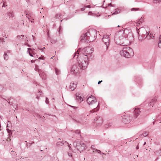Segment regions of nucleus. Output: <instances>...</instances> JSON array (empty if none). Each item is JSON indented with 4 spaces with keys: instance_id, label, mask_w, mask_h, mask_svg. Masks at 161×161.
<instances>
[{
    "instance_id": "f257e3e1",
    "label": "nucleus",
    "mask_w": 161,
    "mask_h": 161,
    "mask_svg": "<svg viewBox=\"0 0 161 161\" xmlns=\"http://www.w3.org/2000/svg\"><path fill=\"white\" fill-rule=\"evenodd\" d=\"M133 40V36L130 30L126 28L117 32L114 37L115 43L122 46H127Z\"/></svg>"
},
{
    "instance_id": "f03ea898",
    "label": "nucleus",
    "mask_w": 161,
    "mask_h": 161,
    "mask_svg": "<svg viewBox=\"0 0 161 161\" xmlns=\"http://www.w3.org/2000/svg\"><path fill=\"white\" fill-rule=\"evenodd\" d=\"M97 35V31L95 30H89L85 34L82 35L80 37V41L81 43L91 42L94 40Z\"/></svg>"
},
{
    "instance_id": "7ed1b4c3",
    "label": "nucleus",
    "mask_w": 161,
    "mask_h": 161,
    "mask_svg": "<svg viewBox=\"0 0 161 161\" xmlns=\"http://www.w3.org/2000/svg\"><path fill=\"white\" fill-rule=\"evenodd\" d=\"M88 65L86 60H79L78 63L74 65L71 69V72L73 74L78 73L82 69H85Z\"/></svg>"
},
{
    "instance_id": "20e7f679",
    "label": "nucleus",
    "mask_w": 161,
    "mask_h": 161,
    "mask_svg": "<svg viewBox=\"0 0 161 161\" xmlns=\"http://www.w3.org/2000/svg\"><path fill=\"white\" fill-rule=\"evenodd\" d=\"M120 53L121 55L127 58H130L134 55V52L132 49L127 46L124 47L122 50L120 51Z\"/></svg>"
},
{
    "instance_id": "39448f33",
    "label": "nucleus",
    "mask_w": 161,
    "mask_h": 161,
    "mask_svg": "<svg viewBox=\"0 0 161 161\" xmlns=\"http://www.w3.org/2000/svg\"><path fill=\"white\" fill-rule=\"evenodd\" d=\"M74 146L80 152L86 148L85 144L81 141H76L74 143Z\"/></svg>"
},
{
    "instance_id": "423d86ee",
    "label": "nucleus",
    "mask_w": 161,
    "mask_h": 161,
    "mask_svg": "<svg viewBox=\"0 0 161 161\" xmlns=\"http://www.w3.org/2000/svg\"><path fill=\"white\" fill-rule=\"evenodd\" d=\"M138 39L139 40L142 41L143 40L146 38L147 32L144 28H141L138 31Z\"/></svg>"
},
{
    "instance_id": "0eeeda50",
    "label": "nucleus",
    "mask_w": 161,
    "mask_h": 161,
    "mask_svg": "<svg viewBox=\"0 0 161 161\" xmlns=\"http://www.w3.org/2000/svg\"><path fill=\"white\" fill-rule=\"evenodd\" d=\"M102 40L103 42L105 44L107 49L109 44V38L108 36L107 35H104Z\"/></svg>"
},
{
    "instance_id": "6e6552de",
    "label": "nucleus",
    "mask_w": 161,
    "mask_h": 161,
    "mask_svg": "<svg viewBox=\"0 0 161 161\" xmlns=\"http://www.w3.org/2000/svg\"><path fill=\"white\" fill-rule=\"evenodd\" d=\"M91 54L92 53H90V52H88L83 55V57L85 59L84 60H86V63H88V61L90 60L92 58V56Z\"/></svg>"
},
{
    "instance_id": "1a4fd4ad",
    "label": "nucleus",
    "mask_w": 161,
    "mask_h": 161,
    "mask_svg": "<svg viewBox=\"0 0 161 161\" xmlns=\"http://www.w3.org/2000/svg\"><path fill=\"white\" fill-rule=\"evenodd\" d=\"M95 123L98 126L101 125L103 123L102 118L100 117H97L94 119Z\"/></svg>"
},
{
    "instance_id": "9d476101",
    "label": "nucleus",
    "mask_w": 161,
    "mask_h": 161,
    "mask_svg": "<svg viewBox=\"0 0 161 161\" xmlns=\"http://www.w3.org/2000/svg\"><path fill=\"white\" fill-rule=\"evenodd\" d=\"M132 117L129 116H124L123 118L122 121L125 124H128L131 121Z\"/></svg>"
},
{
    "instance_id": "9b49d317",
    "label": "nucleus",
    "mask_w": 161,
    "mask_h": 161,
    "mask_svg": "<svg viewBox=\"0 0 161 161\" xmlns=\"http://www.w3.org/2000/svg\"><path fill=\"white\" fill-rule=\"evenodd\" d=\"M38 73L40 77L42 78V80L46 79V74L41 69H38Z\"/></svg>"
},
{
    "instance_id": "f8f14e48",
    "label": "nucleus",
    "mask_w": 161,
    "mask_h": 161,
    "mask_svg": "<svg viewBox=\"0 0 161 161\" xmlns=\"http://www.w3.org/2000/svg\"><path fill=\"white\" fill-rule=\"evenodd\" d=\"M140 109V108H136L135 110H134V115L135 118H136L138 115H139L140 113L141 112Z\"/></svg>"
},
{
    "instance_id": "ddd939ff",
    "label": "nucleus",
    "mask_w": 161,
    "mask_h": 161,
    "mask_svg": "<svg viewBox=\"0 0 161 161\" xmlns=\"http://www.w3.org/2000/svg\"><path fill=\"white\" fill-rule=\"evenodd\" d=\"M99 103V102L97 105L96 104L95 106H94V107H95V108H93L92 110H91L90 112L91 113H93L98 111L100 108Z\"/></svg>"
},
{
    "instance_id": "4468645a",
    "label": "nucleus",
    "mask_w": 161,
    "mask_h": 161,
    "mask_svg": "<svg viewBox=\"0 0 161 161\" xmlns=\"http://www.w3.org/2000/svg\"><path fill=\"white\" fill-rule=\"evenodd\" d=\"M93 100L90 101L89 103H87L90 106L94 105L97 104V101L95 97H93Z\"/></svg>"
},
{
    "instance_id": "2eb2a0df",
    "label": "nucleus",
    "mask_w": 161,
    "mask_h": 161,
    "mask_svg": "<svg viewBox=\"0 0 161 161\" xmlns=\"http://www.w3.org/2000/svg\"><path fill=\"white\" fill-rule=\"evenodd\" d=\"M64 143H66V144H68V146L69 148H70L71 147L69 144L66 141L64 142V141H63L62 142H58L57 143L56 145L57 146H62L64 144Z\"/></svg>"
},
{
    "instance_id": "dca6fc26",
    "label": "nucleus",
    "mask_w": 161,
    "mask_h": 161,
    "mask_svg": "<svg viewBox=\"0 0 161 161\" xmlns=\"http://www.w3.org/2000/svg\"><path fill=\"white\" fill-rule=\"evenodd\" d=\"M156 101L157 99L155 98L152 99L151 100L150 102L148 104V105L150 107H153V105L156 102Z\"/></svg>"
},
{
    "instance_id": "f3484780",
    "label": "nucleus",
    "mask_w": 161,
    "mask_h": 161,
    "mask_svg": "<svg viewBox=\"0 0 161 161\" xmlns=\"http://www.w3.org/2000/svg\"><path fill=\"white\" fill-rule=\"evenodd\" d=\"M76 87V84L74 83V82L71 83L70 86V89L71 91H73Z\"/></svg>"
},
{
    "instance_id": "a211bd4d",
    "label": "nucleus",
    "mask_w": 161,
    "mask_h": 161,
    "mask_svg": "<svg viewBox=\"0 0 161 161\" xmlns=\"http://www.w3.org/2000/svg\"><path fill=\"white\" fill-rule=\"evenodd\" d=\"M77 94H76V99L78 101H80V102L82 101L83 100V98L82 97H81L80 96V94H78V95H77Z\"/></svg>"
},
{
    "instance_id": "6ab92c4d",
    "label": "nucleus",
    "mask_w": 161,
    "mask_h": 161,
    "mask_svg": "<svg viewBox=\"0 0 161 161\" xmlns=\"http://www.w3.org/2000/svg\"><path fill=\"white\" fill-rule=\"evenodd\" d=\"M90 50V51L89 52H90V53H92L94 51V49L93 48L90 49L89 47H86V48H85L84 49H83V51H86V52H88V50Z\"/></svg>"
},
{
    "instance_id": "aec40b11",
    "label": "nucleus",
    "mask_w": 161,
    "mask_h": 161,
    "mask_svg": "<svg viewBox=\"0 0 161 161\" xmlns=\"http://www.w3.org/2000/svg\"><path fill=\"white\" fill-rule=\"evenodd\" d=\"M93 97H95L94 96H93L92 95H91V96H89L87 98L86 101L87 103H89L90 101L91 100H93Z\"/></svg>"
},
{
    "instance_id": "412c9836",
    "label": "nucleus",
    "mask_w": 161,
    "mask_h": 161,
    "mask_svg": "<svg viewBox=\"0 0 161 161\" xmlns=\"http://www.w3.org/2000/svg\"><path fill=\"white\" fill-rule=\"evenodd\" d=\"M5 15L7 16H8L9 17V18H10L11 17L13 16V13L11 12H8L7 14H5Z\"/></svg>"
},
{
    "instance_id": "4be33fe9",
    "label": "nucleus",
    "mask_w": 161,
    "mask_h": 161,
    "mask_svg": "<svg viewBox=\"0 0 161 161\" xmlns=\"http://www.w3.org/2000/svg\"><path fill=\"white\" fill-rule=\"evenodd\" d=\"M143 21V19L142 18H141L140 19H139V20L137 22V26H138L139 25H140V23H141L142 21Z\"/></svg>"
},
{
    "instance_id": "5701e85b",
    "label": "nucleus",
    "mask_w": 161,
    "mask_h": 161,
    "mask_svg": "<svg viewBox=\"0 0 161 161\" xmlns=\"http://www.w3.org/2000/svg\"><path fill=\"white\" fill-rule=\"evenodd\" d=\"M7 130L8 133V135L9 137L11 136L12 134V131L11 130H9L8 129H7Z\"/></svg>"
},
{
    "instance_id": "b1692460",
    "label": "nucleus",
    "mask_w": 161,
    "mask_h": 161,
    "mask_svg": "<svg viewBox=\"0 0 161 161\" xmlns=\"http://www.w3.org/2000/svg\"><path fill=\"white\" fill-rule=\"evenodd\" d=\"M55 71L57 75H58L60 74V71L57 68H55Z\"/></svg>"
},
{
    "instance_id": "393cba45",
    "label": "nucleus",
    "mask_w": 161,
    "mask_h": 161,
    "mask_svg": "<svg viewBox=\"0 0 161 161\" xmlns=\"http://www.w3.org/2000/svg\"><path fill=\"white\" fill-rule=\"evenodd\" d=\"M161 2V0H153V3H159Z\"/></svg>"
},
{
    "instance_id": "a878e982",
    "label": "nucleus",
    "mask_w": 161,
    "mask_h": 161,
    "mask_svg": "<svg viewBox=\"0 0 161 161\" xmlns=\"http://www.w3.org/2000/svg\"><path fill=\"white\" fill-rule=\"evenodd\" d=\"M90 7H91L90 5L85 6L84 7L81 8V11H83L85 10L86 8H90Z\"/></svg>"
},
{
    "instance_id": "bb28decb",
    "label": "nucleus",
    "mask_w": 161,
    "mask_h": 161,
    "mask_svg": "<svg viewBox=\"0 0 161 161\" xmlns=\"http://www.w3.org/2000/svg\"><path fill=\"white\" fill-rule=\"evenodd\" d=\"M120 12V9H118L117 11H115L113 14L112 15L116 14H119Z\"/></svg>"
},
{
    "instance_id": "cd10ccee",
    "label": "nucleus",
    "mask_w": 161,
    "mask_h": 161,
    "mask_svg": "<svg viewBox=\"0 0 161 161\" xmlns=\"http://www.w3.org/2000/svg\"><path fill=\"white\" fill-rule=\"evenodd\" d=\"M147 35V37L146 38H147V39L149 40L151 38V37H152V34H150V35H149V33H147V34L146 35Z\"/></svg>"
},
{
    "instance_id": "c85d7f7f",
    "label": "nucleus",
    "mask_w": 161,
    "mask_h": 161,
    "mask_svg": "<svg viewBox=\"0 0 161 161\" xmlns=\"http://www.w3.org/2000/svg\"><path fill=\"white\" fill-rule=\"evenodd\" d=\"M4 59L5 60H7L8 59V55L7 54V53H4Z\"/></svg>"
},
{
    "instance_id": "c756f323",
    "label": "nucleus",
    "mask_w": 161,
    "mask_h": 161,
    "mask_svg": "<svg viewBox=\"0 0 161 161\" xmlns=\"http://www.w3.org/2000/svg\"><path fill=\"white\" fill-rule=\"evenodd\" d=\"M2 35L3 36V37H4L5 38L7 37V36H8V34H7V33H5V32L4 31L3 32L2 34Z\"/></svg>"
},
{
    "instance_id": "7c9ffc66",
    "label": "nucleus",
    "mask_w": 161,
    "mask_h": 161,
    "mask_svg": "<svg viewBox=\"0 0 161 161\" xmlns=\"http://www.w3.org/2000/svg\"><path fill=\"white\" fill-rule=\"evenodd\" d=\"M31 50V49L29 48H28V51H29V55L31 56H33V55L32 54L31 52H30V50Z\"/></svg>"
},
{
    "instance_id": "2f4dec72",
    "label": "nucleus",
    "mask_w": 161,
    "mask_h": 161,
    "mask_svg": "<svg viewBox=\"0 0 161 161\" xmlns=\"http://www.w3.org/2000/svg\"><path fill=\"white\" fill-rule=\"evenodd\" d=\"M3 87L2 86L0 85V92H3Z\"/></svg>"
},
{
    "instance_id": "473e14b6",
    "label": "nucleus",
    "mask_w": 161,
    "mask_h": 161,
    "mask_svg": "<svg viewBox=\"0 0 161 161\" xmlns=\"http://www.w3.org/2000/svg\"><path fill=\"white\" fill-rule=\"evenodd\" d=\"M112 123H109L108 125H105V128H108V127H110L111 126Z\"/></svg>"
},
{
    "instance_id": "72a5a7b5",
    "label": "nucleus",
    "mask_w": 161,
    "mask_h": 161,
    "mask_svg": "<svg viewBox=\"0 0 161 161\" xmlns=\"http://www.w3.org/2000/svg\"><path fill=\"white\" fill-rule=\"evenodd\" d=\"M60 15L59 14H56L55 16V17L56 18L60 19Z\"/></svg>"
},
{
    "instance_id": "f704fd0d",
    "label": "nucleus",
    "mask_w": 161,
    "mask_h": 161,
    "mask_svg": "<svg viewBox=\"0 0 161 161\" xmlns=\"http://www.w3.org/2000/svg\"><path fill=\"white\" fill-rule=\"evenodd\" d=\"M95 151H96L98 153H100L101 154H104L103 153H102L101 152L100 150H97V149H96L95 150Z\"/></svg>"
},
{
    "instance_id": "c9c22d12",
    "label": "nucleus",
    "mask_w": 161,
    "mask_h": 161,
    "mask_svg": "<svg viewBox=\"0 0 161 161\" xmlns=\"http://www.w3.org/2000/svg\"><path fill=\"white\" fill-rule=\"evenodd\" d=\"M139 9V8H132L131 9V10L132 11H136V10H138Z\"/></svg>"
},
{
    "instance_id": "e433bc0d",
    "label": "nucleus",
    "mask_w": 161,
    "mask_h": 161,
    "mask_svg": "<svg viewBox=\"0 0 161 161\" xmlns=\"http://www.w3.org/2000/svg\"><path fill=\"white\" fill-rule=\"evenodd\" d=\"M142 135L144 137H145L148 135V134L146 132H144L143 133Z\"/></svg>"
},
{
    "instance_id": "4c0bfd02",
    "label": "nucleus",
    "mask_w": 161,
    "mask_h": 161,
    "mask_svg": "<svg viewBox=\"0 0 161 161\" xmlns=\"http://www.w3.org/2000/svg\"><path fill=\"white\" fill-rule=\"evenodd\" d=\"M46 103L47 104H48L49 103L48 99L47 97L46 98Z\"/></svg>"
},
{
    "instance_id": "58836bf2",
    "label": "nucleus",
    "mask_w": 161,
    "mask_h": 161,
    "mask_svg": "<svg viewBox=\"0 0 161 161\" xmlns=\"http://www.w3.org/2000/svg\"><path fill=\"white\" fill-rule=\"evenodd\" d=\"M24 36V35L18 36H17V38H22Z\"/></svg>"
},
{
    "instance_id": "ea45409f",
    "label": "nucleus",
    "mask_w": 161,
    "mask_h": 161,
    "mask_svg": "<svg viewBox=\"0 0 161 161\" xmlns=\"http://www.w3.org/2000/svg\"><path fill=\"white\" fill-rule=\"evenodd\" d=\"M158 46L159 47L161 48V42L159 41L158 43Z\"/></svg>"
},
{
    "instance_id": "a19ab883",
    "label": "nucleus",
    "mask_w": 161,
    "mask_h": 161,
    "mask_svg": "<svg viewBox=\"0 0 161 161\" xmlns=\"http://www.w3.org/2000/svg\"><path fill=\"white\" fill-rule=\"evenodd\" d=\"M38 69H39L38 68L37 66H36L35 68V70L36 71H38Z\"/></svg>"
},
{
    "instance_id": "79ce46f5",
    "label": "nucleus",
    "mask_w": 161,
    "mask_h": 161,
    "mask_svg": "<svg viewBox=\"0 0 161 161\" xmlns=\"http://www.w3.org/2000/svg\"><path fill=\"white\" fill-rule=\"evenodd\" d=\"M75 133L76 134H80V131L79 130H76L75 131Z\"/></svg>"
},
{
    "instance_id": "37998d69",
    "label": "nucleus",
    "mask_w": 161,
    "mask_h": 161,
    "mask_svg": "<svg viewBox=\"0 0 161 161\" xmlns=\"http://www.w3.org/2000/svg\"><path fill=\"white\" fill-rule=\"evenodd\" d=\"M91 148H92V149H95L96 150V149H95V146L94 145H92L91 146Z\"/></svg>"
},
{
    "instance_id": "c03bdc74",
    "label": "nucleus",
    "mask_w": 161,
    "mask_h": 161,
    "mask_svg": "<svg viewBox=\"0 0 161 161\" xmlns=\"http://www.w3.org/2000/svg\"><path fill=\"white\" fill-rule=\"evenodd\" d=\"M108 5L109 6L114 7V5H112L111 3L108 4Z\"/></svg>"
},
{
    "instance_id": "a18cd8bd",
    "label": "nucleus",
    "mask_w": 161,
    "mask_h": 161,
    "mask_svg": "<svg viewBox=\"0 0 161 161\" xmlns=\"http://www.w3.org/2000/svg\"><path fill=\"white\" fill-rule=\"evenodd\" d=\"M68 155H69V156L70 157H72V153H68Z\"/></svg>"
},
{
    "instance_id": "49530a36",
    "label": "nucleus",
    "mask_w": 161,
    "mask_h": 161,
    "mask_svg": "<svg viewBox=\"0 0 161 161\" xmlns=\"http://www.w3.org/2000/svg\"><path fill=\"white\" fill-rule=\"evenodd\" d=\"M76 56H78H78H79V53H75V54L74 56V57H75V56H76Z\"/></svg>"
},
{
    "instance_id": "de8ad7c7",
    "label": "nucleus",
    "mask_w": 161,
    "mask_h": 161,
    "mask_svg": "<svg viewBox=\"0 0 161 161\" xmlns=\"http://www.w3.org/2000/svg\"><path fill=\"white\" fill-rule=\"evenodd\" d=\"M5 17L4 19L5 20H6L8 18H9V17L8 16H7L6 15H5Z\"/></svg>"
},
{
    "instance_id": "09e8293b",
    "label": "nucleus",
    "mask_w": 161,
    "mask_h": 161,
    "mask_svg": "<svg viewBox=\"0 0 161 161\" xmlns=\"http://www.w3.org/2000/svg\"><path fill=\"white\" fill-rule=\"evenodd\" d=\"M37 60H31V63H34L35 61H36Z\"/></svg>"
},
{
    "instance_id": "8fccbe9b",
    "label": "nucleus",
    "mask_w": 161,
    "mask_h": 161,
    "mask_svg": "<svg viewBox=\"0 0 161 161\" xmlns=\"http://www.w3.org/2000/svg\"><path fill=\"white\" fill-rule=\"evenodd\" d=\"M70 107H72V108H74L75 109H76L77 107H75V106H70Z\"/></svg>"
},
{
    "instance_id": "3c124183",
    "label": "nucleus",
    "mask_w": 161,
    "mask_h": 161,
    "mask_svg": "<svg viewBox=\"0 0 161 161\" xmlns=\"http://www.w3.org/2000/svg\"><path fill=\"white\" fill-rule=\"evenodd\" d=\"M45 49V48L44 47H43V48H42L41 49H40L42 51H43L44 49Z\"/></svg>"
},
{
    "instance_id": "603ef678",
    "label": "nucleus",
    "mask_w": 161,
    "mask_h": 161,
    "mask_svg": "<svg viewBox=\"0 0 161 161\" xmlns=\"http://www.w3.org/2000/svg\"><path fill=\"white\" fill-rule=\"evenodd\" d=\"M102 82V80H101V81H99L98 82V84H100L101 82Z\"/></svg>"
},
{
    "instance_id": "864d4df0",
    "label": "nucleus",
    "mask_w": 161,
    "mask_h": 161,
    "mask_svg": "<svg viewBox=\"0 0 161 161\" xmlns=\"http://www.w3.org/2000/svg\"><path fill=\"white\" fill-rule=\"evenodd\" d=\"M92 14V12L91 11H90V12H89L88 13V14L89 15H91V14Z\"/></svg>"
},
{
    "instance_id": "5fc2aeb1",
    "label": "nucleus",
    "mask_w": 161,
    "mask_h": 161,
    "mask_svg": "<svg viewBox=\"0 0 161 161\" xmlns=\"http://www.w3.org/2000/svg\"><path fill=\"white\" fill-rule=\"evenodd\" d=\"M28 14H26V17H27L29 19H30L29 17V15L27 16V15H28Z\"/></svg>"
},
{
    "instance_id": "6e6d98bb",
    "label": "nucleus",
    "mask_w": 161,
    "mask_h": 161,
    "mask_svg": "<svg viewBox=\"0 0 161 161\" xmlns=\"http://www.w3.org/2000/svg\"><path fill=\"white\" fill-rule=\"evenodd\" d=\"M136 149H138L139 148V147L138 146H137L136 147Z\"/></svg>"
},
{
    "instance_id": "4d7b16f0",
    "label": "nucleus",
    "mask_w": 161,
    "mask_h": 161,
    "mask_svg": "<svg viewBox=\"0 0 161 161\" xmlns=\"http://www.w3.org/2000/svg\"><path fill=\"white\" fill-rule=\"evenodd\" d=\"M159 41L161 42V35L159 37Z\"/></svg>"
},
{
    "instance_id": "13d9d810",
    "label": "nucleus",
    "mask_w": 161,
    "mask_h": 161,
    "mask_svg": "<svg viewBox=\"0 0 161 161\" xmlns=\"http://www.w3.org/2000/svg\"><path fill=\"white\" fill-rule=\"evenodd\" d=\"M8 103H9L10 104L12 105V103H11V102L10 101H9V102L8 101Z\"/></svg>"
},
{
    "instance_id": "bf43d9fd",
    "label": "nucleus",
    "mask_w": 161,
    "mask_h": 161,
    "mask_svg": "<svg viewBox=\"0 0 161 161\" xmlns=\"http://www.w3.org/2000/svg\"><path fill=\"white\" fill-rule=\"evenodd\" d=\"M2 7H5V4L4 3H3V5L2 6Z\"/></svg>"
},
{
    "instance_id": "052dcab7",
    "label": "nucleus",
    "mask_w": 161,
    "mask_h": 161,
    "mask_svg": "<svg viewBox=\"0 0 161 161\" xmlns=\"http://www.w3.org/2000/svg\"><path fill=\"white\" fill-rule=\"evenodd\" d=\"M29 145L30 146V143H29V144L27 143V146H29Z\"/></svg>"
},
{
    "instance_id": "680f3d73",
    "label": "nucleus",
    "mask_w": 161,
    "mask_h": 161,
    "mask_svg": "<svg viewBox=\"0 0 161 161\" xmlns=\"http://www.w3.org/2000/svg\"><path fill=\"white\" fill-rule=\"evenodd\" d=\"M2 40H3V39H1V38H0V41H2Z\"/></svg>"
},
{
    "instance_id": "e2e57ef3",
    "label": "nucleus",
    "mask_w": 161,
    "mask_h": 161,
    "mask_svg": "<svg viewBox=\"0 0 161 161\" xmlns=\"http://www.w3.org/2000/svg\"><path fill=\"white\" fill-rule=\"evenodd\" d=\"M38 59H42V58H41V57H39V58Z\"/></svg>"
},
{
    "instance_id": "0e129e2a",
    "label": "nucleus",
    "mask_w": 161,
    "mask_h": 161,
    "mask_svg": "<svg viewBox=\"0 0 161 161\" xmlns=\"http://www.w3.org/2000/svg\"><path fill=\"white\" fill-rule=\"evenodd\" d=\"M33 20H34V19H33L31 21V22H33Z\"/></svg>"
},
{
    "instance_id": "69168bd1",
    "label": "nucleus",
    "mask_w": 161,
    "mask_h": 161,
    "mask_svg": "<svg viewBox=\"0 0 161 161\" xmlns=\"http://www.w3.org/2000/svg\"><path fill=\"white\" fill-rule=\"evenodd\" d=\"M36 97L37 98V99H38L39 98V97L38 96H37Z\"/></svg>"
},
{
    "instance_id": "338daca9",
    "label": "nucleus",
    "mask_w": 161,
    "mask_h": 161,
    "mask_svg": "<svg viewBox=\"0 0 161 161\" xmlns=\"http://www.w3.org/2000/svg\"><path fill=\"white\" fill-rule=\"evenodd\" d=\"M32 36L33 37V39H34V36L33 35H32Z\"/></svg>"
},
{
    "instance_id": "774afa93",
    "label": "nucleus",
    "mask_w": 161,
    "mask_h": 161,
    "mask_svg": "<svg viewBox=\"0 0 161 161\" xmlns=\"http://www.w3.org/2000/svg\"><path fill=\"white\" fill-rule=\"evenodd\" d=\"M146 143V142H145L144 143V144H143V145H145Z\"/></svg>"
}]
</instances>
